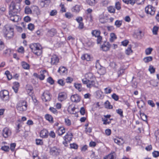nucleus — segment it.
I'll return each mask as SVG.
<instances>
[{"instance_id": "obj_33", "label": "nucleus", "mask_w": 159, "mask_h": 159, "mask_svg": "<svg viewBox=\"0 0 159 159\" xmlns=\"http://www.w3.org/2000/svg\"><path fill=\"white\" fill-rule=\"evenodd\" d=\"M122 21L121 20H116L115 23V25L117 28L120 27L122 25Z\"/></svg>"}, {"instance_id": "obj_20", "label": "nucleus", "mask_w": 159, "mask_h": 159, "mask_svg": "<svg viewBox=\"0 0 159 159\" xmlns=\"http://www.w3.org/2000/svg\"><path fill=\"white\" fill-rule=\"evenodd\" d=\"M48 131L46 129H43L40 132V136L43 138H45L47 137Z\"/></svg>"}, {"instance_id": "obj_39", "label": "nucleus", "mask_w": 159, "mask_h": 159, "mask_svg": "<svg viewBox=\"0 0 159 159\" xmlns=\"http://www.w3.org/2000/svg\"><path fill=\"white\" fill-rule=\"evenodd\" d=\"M104 93H105L108 94L109 93H110L111 92V91H112V89L110 87H108L107 88H105L104 89Z\"/></svg>"}, {"instance_id": "obj_49", "label": "nucleus", "mask_w": 159, "mask_h": 159, "mask_svg": "<svg viewBox=\"0 0 159 159\" xmlns=\"http://www.w3.org/2000/svg\"><path fill=\"white\" fill-rule=\"evenodd\" d=\"M115 7L117 10H119L120 9V3L119 2H117L116 3Z\"/></svg>"}, {"instance_id": "obj_26", "label": "nucleus", "mask_w": 159, "mask_h": 159, "mask_svg": "<svg viewBox=\"0 0 159 159\" xmlns=\"http://www.w3.org/2000/svg\"><path fill=\"white\" fill-rule=\"evenodd\" d=\"M19 86V84L18 82H15L14 83V85L12 87V88L16 93L17 92Z\"/></svg>"}, {"instance_id": "obj_38", "label": "nucleus", "mask_w": 159, "mask_h": 159, "mask_svg": "<svg viewBox=\"0 0 159 159\" xmlns=\"http://www.w3.org/2000/svg\"><path fill=\"white\" fill-rule=\"evenodd\" d=\"M46 72L45 70H43L42 71L43 73H41L40 75H39L38 78L41 80H43L44 79L45 76L43 74L45 73Z\"/></svg>"}, {"instance_id": "obj_15", "label": "nucleus", "mask_w": 159, "mask_h": 159, "mask_svg": "<svg viewBox=\"0 0 159 159\" xmlns=\"http://www.w3.org/2000/svg\"><path fill=\"white\" fill-rule=\"evenodd\" d=\"M66 93H61L59 94L58 96V100L62 102L66 99Z\"/></svg>"}, {"instance_id": "obj_9", "label": "nucleus", "mask_w": 159, "mask_h": 159, "mask_svg": "<svg viewBox=\"0 0 159 159\" xmlns=\"http://www.w3.org/2000/svg\"><path fill=\"white\" fill-rule=\"evenodd\" d=\"M145 11L147 14L152 16L154 14L155 9L152 6L148 5L145 8Z\"/></svg>"}, {"instance_id": "obj_37", "label": "nucleus", "mask_w": 159, "mask_h": 159, "mask_svg": "<svg viewBox=\"0 0 159 159\" xmlns=\"http://www.w3.org/2000/svg\"><path fill=\"white\" fill-rule=\"evenodd\" d=\"M5 47V45L3 41L0 39V52L2 51Z\"/></svg>"}, {"instance_id": "obj_4", "label": "nucleus", "mask_w": 159, "mask_h": 159, "mask_svg": "<svg viewBox=\"0 0 159 159\" xmlns=\"http://www.w3.org/2000/svg\"><path fill=\"white\" fill-rule=\"evenodd\" d=\"M30 48L32 52L37 56L40 55L42 52V47L39 43H34L30 45Z\"/></svg>"}, {"instance_id": "obj_48", "label": "nucleus", "mask_w": 159, "mask_h": 159, "mask_svg": "<svg viewBox=\"0 0 159 159\" xmlns=\"http://www.w3.org/2000/svg\"><path fill=\"white\" fill-rule=\"evenodd\" d=\"M57 83L61 86H64L65 83V81L62 79L59 80L57 81Z\"/></svg>"}, {"instance_id": "obj_25", "label": "nucleus", "mask_w": 159, "mask_h": 159, "mask_svg": "<svg viewBox=\"0 0 159 159\" xmlns=\"http://www.w3.org/2000/svg\"><path fill=\"white\" fill-rule=\"evenodd\" d=\"M45 118L50 123H53V118L51 115L49 114H46L45 115Z\"/></svg>"}, {"instance_id": "obj_11", "label": "nucleus", "mask_w": 159, "mask_h": 159, "mask_svg": "<svg viewBox=\"0 0 159 159\" xmlns=\"http://www.w3.org/2000/svg\"><path fill=\"white\" fill-rule=\"evenodd\" d=\"M51 64L52 65H56L58 64L59 61V59L58 56L55 54L53 55L51 58Z\"/></svg>"}, {"instance_id": "obj_21", "label": "nucleus", "mask_w": 159, "mask_h": 159, "mask_svg": "<svg viewBox=\"0 0 159 159\" xmlns=\"http://www.w3.org/2000/svg\"><path fill=\"white\" fill-rule=\"evenodd\" d=\"M65 132V129L63 127H59L57 129V133L59 135H61Z\"/></svg>"}, {"instance_id": "obj_3", "label": "nucleus", "mask_w": 159, "mask_h": 159, "mask_svg": "<svg viewBox=\"0 0 159 159\" xmlns=\"http://www.w3.org/2000/svg\"><path fill=\"white\" fill-rule=\"evenodd\" d=\"M3 32L4 36L7 39H10L12 38L14 36V29L11 26L9 25H6L3 29Z\"/></svg>"}, {"instance_id": "obj_50", "label": "nucleus", "mask_w": 159, "mask_h": 159, "mask_svg": "<svg viewBox=\"0 0 159 159\" xmlns=\"http://www.w3.org/2000/svg\"><path fill=\"white\" fill-rule=\"evenodd\" d=\"M112 98L115 100L117 101L119 99V96L117 95L116 93H113L111 95Z\"/></svg>"}, {"instance_id": "obj_44", "label": "nucleus", "mask_w": 159, "mask_h": 159, "mask_svg": "<svg viewBox=\"0 0 159 159\" xmlns=\"http://www.w3.org/2000/svg\"><path fill=\"white\" fill-rule=\"evenodd\" d=\"M141 119L144 121L147 120V116L143 113H141L140 114Z\"/></svg>"}, {"instance_id": "obj_36", "label": "nucleus", "mask_w": 159, "mask_h": 159, "mask_svg": "<svg viewBox=\"0 0 159 159\" xmlns=\"http://www.w3.org/2000/svg\"><path fill=\"white\" fill-rule=\"evenodd\" d=\"M105 107L107 109H111L112 108V106L111 105L110 103L108 101H107L105 103Z\"/></svg>"}, {"instance_id": "obj_16", "label": "nucleus", "mask_w": 159, "mask_h": 159, "mask_svg": "<svg viewBox=\"0 0 159 159\" xmlns=\"http://www.w3.org/2000/svg\"><path fill=\"white\" fill-rule=\"evenodd\" d=\"M114 142L119 146L121 145L124 143V141L123 139L117 138L114 139Z\"/></svg>"}, {"instance_id": "obj_31", "label": "nucleus", "mask_w": 159, "mask_h": 159, "mask_svg": "<svg viewBox=\"0 0 159 159\" xmlns=\"http://www.w3.org/2000/svg\"><path fill=\"white\" fill-rule=\"evenodd\" d=\"M74 86L75 88L78 89L79 91L80 92L81 91V84H80L76 83L74 84Z\"/></svg>"}, {"instance_id": "obj_54", "label": "nucleus", "mask_w": 159, "mask_h": 159, "mask_svg": "<svg viewBox=\"0 0 159 159\" xmlns=\"http://www.w3.org/2000/svg\"><path fill=\"white\" fill-rule=\"evenodd\" d=\"M70 148H73L74 149H77L78 148V145L75 143H73L70 144Z\"/></svg>"}, {"instance_id": "obj_29", "label": "nucleus", "mask_w": 159, "mask_h": 159, "mask_svg": "<svg viewBox=\"0 0 159 159\" xmlns=\"http://www.w3.org/2000/svg\"><path fill=\"white\" fill-rule=\"evenodd\" d=\"M66 71V69L63 66H61L59 67L58 72L60 73L61 74H62L65 73Z\"/></svg>"}, {"instance_id": "obj_34", "label": "nucleus", "mask_w": 159, "mask_h": 159, "mask_svg": "<svg viewBox=\"0 0 159 159\" xmlns=\"http://www.w3.org/2000/svg\"><path fill=\"white\" fill-rule=\"evenodd\" d=\"M137 103L138 107L140 108L143 107L144 105V102L143 101H137Z\"/></svg>"}, {"instance_id": "obj_2", "label": "nucleus", "mask_w": 159, "mask_h": 159, "mask_svg": "<svg viewBox=\"0 0 159 159\" xmlns=\"http://www.w3.org/2000/svg\"><path fill=\"white\" fill-rule=\"evenodd\" d=\"M85 78L82 79L83 84H86L87 87L91 88L93 87H96V80L95 76L92 73L86 74Z\"/></svg>"}, {"instance_id": "obj_27", "label": "nucleus", "mask_w": 159, "mask_h": 159, "mask_svg": "<svg viewBox=\"0 0 159 159\" xmlns=\"http://www.w3.org/2000/svg\"><path fill=\"white\" fill-rule=\"evenodd\" d=\"M81 59L83 60H85L87 61H89L90 59V57L89 55L87 54H85L83 55L81 57Z\"/></svg>"}, {"instance_id": "obj_51", "label": "nucleus", "mask_w": 159, "mask_h": 159, "mask_svg": "<svg viewBox=\"0 0 159 159\" xmlns=\"http://www.w3.org/2000/svg\"><path fill=\"white\" fill-rule=\"evenodd\" d=\"M152 49L151 48H148L145 50V53L146 55H148L150 54L152 50Z\"/></svg>"}, {"instance_id": "obj_22", "label": "nucleus", "mask_w": 159, "mask_h": 159, "mask_svg": "<svg viewBox=\"0 0 159 159\" xmlns=\"http://www.w3.org/2000/svg\"><path fill=\"white\" fill-rule=\"evenodd\" d=\"M98 73L100 75H103L106 72V69L105 67L102 66L98 68Z\"/></svg>"}, {"instance_id": "obj_5", "label": "nucleus", "mask_w": 159, "mask_h": 159, "mask_svg": "<svg viewBox=\"0 0 159 159\" xmlns=\"http://www.w3.org/2000/svg\"><path fill=\"white\" fill-rule=\"evenodd\" d=\"M17 109L20 111H25L27 109L26 102L24 101H20L16 106Z\"/></svg>"}, {"instance_id": "obj_6", "label": "nucleus", "mask_w": 159, "mask_h": 159, "mask_svg": "<svg viewBox=\"0 0 159 159\" xmlns=\"http://www.w3.org/2000/svg\"><path fill=\"white\" fill-rule=\"evenodd\" d=\"M61 150L56 147L54 146L50 148L49 153L50 155L53 156H58L61 153Z\"/></svg>"}, {"instance_id": "obj_23", "label": "nucleus", "mask_w": 159, "mask_h": 159, "mask_svg": "<svg viewBox=\"0 0 159 159\" xmlns=\"http://www.w3.org/2000/svg\"><path fill=\"white\" fill-rule=\"evenodd\" d=\"M75 108L74 107H72V106L70 105L68 107V111L70 114H74L75 112Z\"/></svg>"}, {"instance_id": "obj_52", "label": "nucleus", "mask_w": 159, "mask_h": 159, "mask_svg": "<svg viewBox=\"0 0 159 159\" xmlns=\"http://www.w3.org/2000/svg\"><path fill=\"white\" fill-rule=\"evenodd\" d=\"M86 19V20H89L90 22H92L93 21L92 15L90 14H87V18Z\"/></svg>"}, {"instance_id": "obj_19", "label": "nucleus", "mask_w": 159, "mask_h": 159, "mask_svg": "<svg viewBox=\"0 0 159 159\" xmlns=\"http://www.w3.org/2000/svg\"><path fill=\"white\" fill-rule=\"evenodd\" d=\"M91 34L93 36H94L95 37H97L100 35L101 34V32L99 30H92Z\"/></svg>"}, {"instance_id": "obj_57", "label": "nucleus", "mask_w": 159, "mask_h": 159, "mask_svg": "<svg viewBox=\"0 0 159 159\" xmlns=\"http://www.w3.org/2000/svg\"><path fill=\"white\" fill-rule=\"evenodd\" d=\"M65 16L67 18L70 19L73 16V15L70 13L67 12L65 13Z\"/></svg>"}, {"instance_id": "obj_30", "label": "nucleus", "mask_w": 159, "mask_h": 159, "mask_svg": "<svg viewBox=\"0 0 159 159\" xmlns=\"http://www.w3.org/2000/svg\"><path fill=\"white\" fill-rule=\"evenodd\" d=\"M80 6L79 5H76L72 8V11L75 12H78L80 11Z\"/></svg>"}, {"instance_id": "obj_24", "label": "nucleus", "mask_w": 159, "mask_h": 159, "mask_svg": "<svg viewBox=\"0 0 159 159\" xmlns=\"http://www.w3.org/2000/svg\"><path fill=\"white\" fill-rule=\"evenodd\" d=\"M56 32V31L55 29H52L48 30V34L50 36L52 37L54 35Z\"/></svg>"}, {"instance_id": "obj_28", "label": "nucleus", "mask_w": 159, "mask_h": 159, "mask_svg": "<svg viewBox=\"0 0 159 159\" xmlns=\"http://www.w3.org/2000/svg\"><path fill=\"white\" fill-rule=\"evenodd\" d=\"M110 41L111 42H113L117 38L115 34L114 33H111L110 35Z\"/></svg>"}, {"instance_id": "obj_42", "label": "nucleus", "mask_w": 159, "mask_h": 159, "mask_svg": "<svg viewBox=\"0 0 159 159\" xmlns=\"http://www.w3.org/2000/svg\"><path fill=\"white\" fill-rule=\"evenodd\" d=\"M25 12L26 14H29L31 13L32 11L28 6H27L25 7Z\"/></svg>"}, {"instance_id": "obj_47", "label": "nucleus", "mask_w": 159, "mask_h": 159, "mask_svg": "<svg viewBox=\"0 0 159 159\" xmlns=\"http://www.w3.org/2000/svg\"><path fill=\"white\" fill-rule=\"evenodd\" d=\"M47 81L51 84H53L54 82V80L51 77H49L48 78Z\"/></svg>"}, {"instance_id": "obj_45", "label": "nucleus", "mask_w": 159, "mask_h": 159, "mask_svg": "<svg viewBox=\"0 0 159 159\" xmlns=\"http://www.w3.org/2000/svg\"><path fill=\"white\" fill-rule=\"evenodd\" d=\"M107 9L108 11L110 13H114L115 12V10L113 7H109L107 8Z\"/></svg>"}, {"instance_id": "obj_14", "label": "nucleus", "mask_w": 159, "mask_h": 159, "mask_svg": "<svg viewBox=\"0 0 159 159\" xmlns=\"http://www.w3.org/2000/svg\"><path fill=\"white\" fill-rule=\"evenodd\" d=\"M73 135L71 133L68 132L67 133L66 135L64 137V140L70 141L71 140Z\"/></svg>"}, {"instance_id": "obj_17", "label": "nucleus", "mask_w": 159, "mask_h": 159, "mask_svg": "<svg viewBox=\"0 0 159 159\" xmlns=\"http://www.w3.org/2000/svg\"><path fill=\"white\" fill-rule=\"evenodd\" d=\"M116 157V153L114 152H112L107 156L104 157V159H115Z\"/></svg>"}, {"instance_id": "obj_63", "label": "nucleus", "mask_w": 159, "mask_h": 159, "mask_svg": "<svg viewBox=\"0 0 159 159\" xmlns=\"http://www.w3.org/2000/svg\"><path fill=\"white\" fill-rule=\"evenodd\" d=\"M76 20L79 23L82 22L83 18L82 17H78L76 18Z\"/></svg>"}, {"instance_id": "obj_8", "label": "nucleus", "mask_w": 159, "mask_h": 159, "mask_svg": "<svg viewBox=\"0 0 159 159\" xmlns=\"http://www.w3.org/2000/svg\"><path fill=\"white\" fill-rule=\"evenodd\" d=\"M0 97L3 101L8 100L9 99L8 92L6 90H2L0 92Z\"/></svg>"}, {"instance_id": "obj_60", "label": "nucleus", "mask_w": 159, "mask_h": 159, "mask_svg": "<svg viewBox=\"0 0 159 159\" xmlns=\"http://www.w3.org/2000/svg\"><path fill=\"white\" fill-rule=\"evenodd\" d=\"M152 155L154 157H157L159 156V152L157 151H155L152 152Z\"/></svg>"}, {"instance_id": "obj_61", "label": "nucleus", "mask_w": 159, "mask_h": 159, "mask_svg": "<svg viewBox=\"0 0 159 159\" xmlns=\"http://www.w3.org/2000/svg\"><path fill=\"white\" fill-rule=\"evenodd\" d=\"M57 13V11L55 10H54L51 11L50 15L51 16H54L56 15Z\"/></svg>"}, {"instance_id": "obj_13", "label": "nucleus", "mask_w": 159, "mask_h": 159, "mask_svg": "<svg viewBox=\"0 0 159 159\" xmlns=\"http://www.w3.org/2000/svg\"><path fill=\"white\" fill-rule=\"evenodd\" d=\"M111 47V45L108 42H105L101 46V48L103 51H106L108 50Z\"/></svg>"}, {"instance_id": "obj_1", "label": "nucleus", "mask_w": 159, "mask_h": 159, "mask_svg": "<svg viewBox=\"0 0 159 159\" xmlns=\"http://www.w3.org/2000/svg\"><path fill=\"white\" fill-rule=\"evenodd\" d=\"M18 8L13 1H12L9 5L8 14L7 17L11 20L14 22L18 21L20 19L19 16L17 15L19 11L20 8Z\"/></svg>"}, {"instance_id": "obj_18", "label": "nucleus", "mask_w": 159, "mask_h": 159, "mask_svg": "<svg viewBox=\"0 0 159 159\" xmlns=\"http://www.w3.org/2000/svg\"><path fill=\"white\" fill-rule=\"evenodd\" d=\"M32 10L34 13L37 15H39L40 14L41 11L37 6H34L32 7Z\"/></svg>"}, {"instance_id": "obj_40", "label": "nucleus", "mask_w": 159, "mask_h": 159, "mask_svg": "<svg viewBox=\"0 0 159 159\" xmlns=\"http://www.w3.org/2000/svg\"><path fill=\"white\" fill-rule=\"evenodd\" d=\"M132 52V50L131 49V47L130 46H129L128 48L125 50V53L127 55H129Z\"/></svg>"}, {"instance_id": "obj_55", "label": "nucleus", "mask_w": 159, "mask_h": 159, "mask_svg": "<svg viewBox=\"0 0 159 159\" xmlns=\"http://www.w3.org/2000/svg\"><path fill=\"white\" fill-rule=\"evenodd\" d=\"M28 28L29 30H32L34 29V25L33 24L30 23L28 25Z\"/></svg>"}, {"instance_id": "obj_58", "label": "nucleus", "mask_w": 159, "mask_h": 159, "mask_svg": "<svg viewBox=\"0 0 159 159\" xmlns=\"http://www.w3.org/2000/svg\"><path fill=\"white\" fill-rule=\"evenodd\" d=\"M36 144L38 145H41L43 144V142L41 139H36Z\"/></svg>"}, {"instance_id": "obj_59", "label": "nucleus", "mask_w": 159, "mask_h": 159, "mask_svg": "<svg viewBox=\"0 0 159 159\" xmlns=\"http://www.w3.org/2000/svg\"><path fill=\"white\" fill-rule=\"evenodd\" d=\"M116 112L121 117L123 116V111L121 109H118L116 110Z\"/></svg>"}, {"instance_id": "obj_46", "label": "nucleus", "mask_w": 159, "mask_h": 159, "mask_svg": "<svg viewBox=\"0 0 159 159\" xmlns=\"http://www.w3.org/2000/svg\"><path fill=\"white\" fill-rule=\"evenodd\" d=\"M5 74L7 75V78L9 80H10L12 78V75L10 74V72L7 70L5 72Z\"/></svg>"}, {"instance_id": "obj_32", "label": "nucleus", "mask_w": 159, "mask_h": 159, "mask_svg": "<svg viewBox=\"0 0 159 159\" xmlns=\"http://www.w3.org/2000/svg\"><path fill=\"white\" fill-rule=\"evenodd\" d=\"M21 65L23 68L24 69H28L30 68L29 64L24 61L22 62Z\"/></svg>"}, {"instance_id": "obj_35", "label": "nucleus", "mask_w": 159, "mask_h": 159, "mask_svg": "<svg viewBox=\"0 0 159 159\" xmlns=\"http://www.w3.org/2000/svg\"><path fill=\"white\" fill-rule=\"evenodd\" d=\"M152 57L149 56L147 57L144 58L143 59V61L145 63H148L149 61H152Z\"/></svg>"}, {"instance_id": "obj_62", "label": "nucleus", "mask_w": 159, "mask_h": 159, "mask_svg": "<svg viewBox=\"0 0 159 159\" xmlns=\"http://www.w3.org/2000/svg\"><path fill=\"white\" fill-rule=\"evenodd\" d=\"M124 70H125L123 69H120V70L118 71L117 73L118 77H119L123 73L124 71Z\"/></svg>"}, {"instance_id": "obj_43", "label": "nucleus", "mask_w": 159, "mask_h": 159, "mask_svg": "<svg viewBox=\"0 0 159 159\" xmlns=\"http://www.w3.org/2000/svg\"><path fill=\"white\" fill-rule=\"evenodd\" d=\"M97 2L95 0H88V3L90 6H94Z\"/></svg>"}, {"instance_id": "obj_12", "label": "nucleus", "mask_w": 159, "mask_h": 159, "mask_svg": "<svg viewBox=\"0 0 159 159\" xmlns=\"http://www.w3.org/2000/svg\"><path fill=\"white\" fill-rule=\"evenodd\" d=\"M71 100L73 102H78L80 100V97L78 94H75L72 95L70 97Z\"/></svg>"}, {"instance_id": "obj_56", "label": "nucleus", "mask_w": 159, "mask_h": 159, "mask_svg": "<svg viewBox=\"0 0 159 159\" xmlns=\"http://www.w3.org/2000/svg\"><path fill=\"white\" fill-rule=\"evenodd\" d=\"M50 110L53 113L55 114L57 113V112L56 108L52 107H50L49 108Z\"/></svg>"}, {"instance_id": "obj_10", "label": "nucleus", "mask_w": 159, "mask_h": 159, "mask_svg": "<svg viewBox=\"0 0 159 159\" xmlns=\"http://www.w3.org/2000/svg\"><path fill=\"white\" fill-rule=\"evenodd\" d=\"M11 131L8 128L5 127L3 129L2 131L3 137L5 138H7L11 135Z\"/></svg>"}, {"instance_id": "obj_64", "label": "nucleus", "mask_w": 159, "mask_h": 159, "mask_svg": "<svg viewBox=\"0 0 159 159\" xmlns=\"http://www.w3.org/2000/svg\"><path fill=\"white\" fill-rule=\"evenodd\" d=\"M155 135L157 140H159V130H157L155 132Z\"/></svg>"}, {"instance_id": "obj_41", "label": "nucleus", "mask_w": 159, "mask_h": 159, "mask_svg": "<svg viewBox=\"0 0 159 159\" xmlns=\"http://www.w3.org/2000/svg\"><path fill=\"white\" fill-rule=\"evenodd\" d=\"M159 28L158 27L155 26L153 27L152 32L153 34L156 35L157 34V32Z\"/></svg>"}, {"instance_id": "obj_53", "label": "nucleus", "mask_w": 159, "mask_h": 159, "mask_svg": "<svg viewBox=\"0 0 159 159\" xmlns=\"http://www.w3.org/2000/svg\"><path fill=\"white\" fill-rule=\"evenodd\" d=\"M65 121L66 124L67 126H69L71 124V122L70 120L68 118H65Z\"/></svg>"}, {"instance_id": "obj_7", "label": "nucleus", "mask_w": 159, "mask_h": 159, "mask_svg": "<svg viewBox=\"0 0 159 159\" xmlns=\"http://www.w3.org/2000/svg\"><path fill=\"white\" fill-rule=\"evenodd\" d=\"M52 95L48 90H45L42 95L41 98L43 101L45 102L49 101L51 99Z\"/></svg>"}]
</instances>
